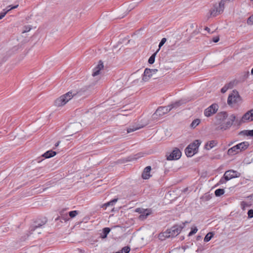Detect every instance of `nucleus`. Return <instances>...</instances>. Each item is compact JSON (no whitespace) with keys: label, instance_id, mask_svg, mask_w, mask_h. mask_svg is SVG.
<instances>
[{"label":"nucleus","instance_id":"obj_1","mask_svg":"<svg viewBox=\"0 0 253 253\" xmlns=\"http://www.w3.org/2000/svg\"><path fill=\"white\" fill-rule=\"evenodd\" d=\"M184 227V223L180 225H174L171 228L168 229L165 232L159 234V237L161 240H164L165 238L174 237L177 236Z\"/></svg>","mask_w":253,"mask_h":253},{"label":"nucleus","instance_id":"obj_2","mask_svg":"<svg viewBox=\"0 0 253 253\" xmlns=\"http://www.w3.org/2000/svg\"><path fill=\"white\" fill-rule=\"evenodd\" d=\"M181 104L180 101H177L167 106H161L158 108L153 116L162 117L169 112L172 109L177 108Z\"/></svg>","mask_w":253,"mask_h":253},{"label":"nucleus","instance_id":"obj_3","mask_svg":"<svg viewBox=\"0 0 253 253\" xmlns=\"http://www.w3.org/2000/svg\"><path fill=\"white\" fill-rule=\"evenodd\" d=\"M230 0H221L218 4L215 3L210 10V16L215 17L217 15L222 13L224 9V4L227 1Z\"/></svg>","mask_w":253,"mask_h":253},{"label":"nucleus","instance_id":"obj_4","mask_svg":"<svg viewBox=\"0 0 253 253\" xmlns=\"http://www.w3.org/2000/svg\"><path fill=\"white\" fill-rule=\"evenodd\" d=\"M249 146V143L247 141L242 142L229 149L227 151L228 155L233 156L240 152L247 149Z\"/></svg>","mask_w":253,"mask_h":253},{"label":"nucleus","instance_id":"obj_5","mask_svg":"<svg viewBox=\"0 0 253 253\" xmlns=\"http://www.w3.org/2000/svg\"><path fill=\"white\" fill-rule=\"evenodd\" d=\"M201 143L199 140H196L193 143L190 144L185 149V154L187 157H191L198 152L199 146Z\"/></svg>","mask_w":253,"mask_h":253},{"label":"nucleus","instance_id":"obj_6","mask_svg":"<svg viewBox=\"0 0 253 253\" xmlns=\"http://www.w3.org/2000/svg\"><path fill=\"white\" fill-rule=\"evenodd\" d=\"M240 175V173L237 171L233 170H227L225 171L223 176L220 179L219 183H225L227 181H228L233 178L239 177Z\"/></svg>","mask_w":253,"mask_h":253},{"label":"nucleus","instance_id":"obj_7","mask_svg":"<svg viewBox=\"0 0 253 253\" xmlns=\"http://www.w3.org/2000/svg\"><path fill=\"white\" fill-rule=\"evenodd\" d=\"M73 96L74 95L72 92L66 93L55 100V105L58 107L63 106L71 100Z\"/></svg>","mask_w":253,"mask_h":253},{"label":"nucleus","instance_id":"obj_8","mask_svg":"<svg viewBox=\"0 0 253 253\" xmlns=\"http://www.w3.org/2000/svg\"><path fill=\"white\" fill-rule=\"evenodd\" d=\"M228 117V115L226 112H221L218 113L216 116V121L215 125L217 126L216 129L220 130V126L224 124Z\"/></svg>","mask_w":253,"mask_h":253},{"label":"nucleus","instance_id":"obj_9","mask_svg":"<svg viewBox=\"0 0 253 253\" xmlns=\"http://www.w3.org/2000/svg\"><path fill=\"white\" fill-rule=\"evenodd\" d=\"M236 116L234 114H231L228 116L226 120L220 126V130H225L229 129L233 124V123L236 121ZM236 122H238L236 120Z\"/></svg>","mask_w":253,"mask_h":253},{"label":"nucleus","instance_id":"obj_10","mask_svg":"<svg viewBox=\"0 0 253 253\" xmlns=\"http://www.w3.org/2000/svg\"><path fill=\"white\" fill-rule=\"evenodd\" d=\"M242 102V99L237 91H233L231 94L229 95L227 103L229 105L240 104Z\"/></svg>","mask_w":253,"mask_h":253},{"label":"nucleus","instance_id":"obj_11","mask_svg":"<svg viewBox=\"0 0 253 253\" xmlns=\"http://www.w3.org/2000/svg\"><path fill=\"white\" fill-rule=\"evenodd\" d=\"M253 121V109H251L246 112L239 121V124H241Z\"/></svg>","mask_w":253,"mask_h":253},{"label":"nucleus","instance_id":"obj_12","mask_svg":"<svg viewBox=\"0 0 253 253\" xmlns=\"http://www.w3.org/2000/svg\"><path fill=\"white\" fill-rule=\"evenodd\" d=\"M181 156V152L177 148H175L169 155H167V160L169 161L178 160Z\"/></svg>","mask_w":253,"mask_h":253},{"label":"nucleus","instance_id":"obj_13","mask_svg":"<svg viewBox=\"0 0 253 253\" xmlns=\"http://www.w3.org/2000/svg\"><path fill=\"white\" fill-rule=\"evenodd\" d=\"M218 108V107L217 104H213L205 109L204 115L206 117H210L217 112Z\"/></svg>","mask_w":253,"mask_h":253},{"label":"nucleus","instance_id":"obj_14","mask_svg":"<svg viewBox=\"0 0 253 253\" xmlns=\"http://www.w3.org/2000/svg\"><path fill=\"white\" fill-rule=\"evenodd\" d=\"M151 169V166H147L143 169V179H148L152 176Z\"/></svg>","mask_w":253,"mask_h":253},{"label":"nucleus","instance_id":"obj_15","mask_svg":"<svg viewBox=\"0 0 253 253\" xmlns=\"http://www.w3.org/2000/svg\"><path fill=\"white\" fill-rule=\"evenodd\" d=\"M18 6V4L13 6L9 5L7 7V9H3L2 11L0 13V20L3 18L9 11L11 9H15Z\"/></svg>","mask_w":253,"mask_h":253},{"label":"nucleus","instance_id":"obj_16","mask_svg":"<svg viewBox=\"0 0 253 253\" xmlns=\"http://www.w3.org/2000/svg\"><path fill=\"white\" fill-rule=\"evenodd\" d=\"M217 143L215 140H211L208 142L205 145V149L210 150L217 145Z\"/></svg>","mask_w":253,"mask_h":253},{"label":"nucleus","instance_id":"obj_17","mask_svg":"<svg viewBox=\"0 0 253 253\" xmlns=\"http://www.w3.org/2000/svg\"><path fill=\"white\" fill-rule=\"evenodd\" d=\"M118 199L117 198L114 199L112 200H111L110 201L103 204L102 206V208H104V209H106L108 207L113 206L118 201Z\"/></svg>","mask_w":253,"mask_h":253},{"label":"nucleus","instance_id":"obj_18","mask_svg":"<svg viewBox=\"0 0 253 253\" xmlns=\"http://www.w3.org/2000/svg\"><path fill=\"white\" fill-rule=\"evenodd\" d=\"M234 85V82H230L229 83L226 84L221 89V92L223 93L226 92L227 90L229 88H232Z\"/></svg>","mask_w":253,"mask_h":253},{"label":"nucleus","instance_id":"obj_19","mask_svg":"<svg viewBox=\"0 0 253 253\" xmlns=\"http://www.w3.org/2000/svg\"><path fill=\"white\" fill-rule=\"evenodd\" d=\"M56 154V153L55 151L52 150H49L44 153L42 156L45 157V158H50L53 156H54Z\"/></svg>","mask_w":253,"mask_h":253},{"label":"nucleus","instance_id":"obj_20","mask_svg":"<svg viewBox=\"0 0 253 253\" xmlns=\"http://www.w3.org/2000/svg\"><path fill=\"white\" fill-rule=\"evenodd\" d=\"M110 231V229L108 227H105L103 228L102 233L100 235V237L103 239L106 238Z\"/></svg>","mask_w":253,"mask_h":253},{"label":"nucleus","instance_id":"obj_21","mask_svg":"<svg viewBox=\"0 0 253 253\" xmlns=\"http://www.w3.org/2000/svg\"><path fill=\"white\" fill-rule=\"evenodd\" d=\"M153 213V211L151 209H143V219L146 218L149 215Z\"/></svg>","mask_w":253,"mask_h":253},{"label":"nucleus","instance_id":"obj_22","mask_svg":"<svg viewBox=\"0 0 253 253\" xmlns=\"http://www.w3.org/2000/svg\"><path fill=\"white\" fill-rule=\"evenodd\" d=\"M152 77V74H151V72H148L147 74H146L145 72V70L143 72V81H147Z\"/></svg>","mask_w":253,"mask_h":253},{"label":"nucleus","instance_id":"obj_23","mask_svg":"<svg viewBox=\"0 0 253 253\" xmlns=\"http://www.w3.org/2000/svg\"><path fill=\"white\" fill-rule=\"evenodd\" d=\"M159 49H158L156 52L153 53L149 58L148 60V63L150 64H152L155 62V57L157 53L159 52Z\"/></svg>","mask_w":253,"mask_h":253},{"label":"nucleus","instance_id":"obj_24","mask_svg":"<svg viewBox=\"0 0 253 253\" xmlns=\"http://www.w3.org/2000/svg\"><path fill=\"white\" fill-rule=\"evenodd\" d=\"M200 120L197 119H195L190 125V126L192 128H195L200 123Z\"/></svg>","mask_w":253,"mask_h":253},{"label":"nucleus","instance_id":"obj_25","mask_svg":"<svg viewBox=\"0 0 253 253\" xmlns=\"http://www.w3.org/2000/svg\"><path fill=\"white\" fill-rule=\"evenodd\" d=\"M213 236V234L212 232L208 233L204 238V241L208 242L210 241Z\"/></svg>","mask_w":253,"mask_h":253},{"label":"nucleus","instance_id":"obj_26","mask_svg":"<svg viewBox=\"0 0 253 253\" xmlns=\"http://www.w3.org/2000/svg\"><path fill=\"white\" fill-rule=\"evenodd\" d=\"M103 67L104 65L103 62L101 61H99L97 66L95 67L94 69L100 71L103 69Z\"/></svg>","mask_w":253,"mask_h":253},{"label":"nucleus","instance_id":"obj_27","mask_svg":"<svg viewBox=\"0 0 253 253\" xmlns=\"http://www.w3.org/2000/svg\"><path fill=\"white\" fill-rule=\"evenodd\" d=\"M214 193L216 196L219 197L224 193V190L223 189H218L215 191Z\"/></svg>","mask_w":253,"mask_h":253},{"label":"nucleus","instance_id":"obj_28","mask_svg":"<svg viewBox=\"0 0 253 253\" xmlns=\"http://www.w3.org/2000/svg\"><path fill=\"white\" fill-rule=\"evenodd\" d=\"M141 128L140 126L139 127H134V126H131L127 129V133H130L132 132L135 130H136L138 129L139 128Z\"/></svg>","mask_w":253,"mask_h":253},{"label":"nucleus","instance_id":"obj_29","mask_svg":"<svg viewBox=\"0 0 253 253\" xmlns=\"http://www.w3.org/2000/svg\"><path fill=\"white\" fill-rule=\"evenodd\" d=\"M130 251V248L126 246L124 247L120 251L121 253H128Z\"/></svg>","mask_w":253,"mask_h":253},{"label":"nucleus","instance_id":"obj_30","mask_svg":"<svg viewBox=\"0 0 253 253\" xmlns=\"http://www.w3.org/2000/svg\"><path fill=\"white\" fill-rule=\"evenodd\" d=\"M157 71H158V70L156 69H148V68L145 69V72H146V74H147L148 72H151V74H152V75L153 74H156L157 72Z\"/></svg>","mask_w":253,"mask_h":253},{"label":"nucleus","instance_id":"obj_31","mask_svg":"<svg viewBox=\"0 0 253 253\" xmlns=\"http://www.w3.org/2000/svg\"><path fill=\"white\" fill-rule=\"evenodd\" d=\"M69 214L71 218H73L78 214V211H71L69 212Z\"/></svg>","mask_w":253,"mask_h":253},{"label":"nucleus","instance_id":"obj_32","mask_svg":"<svg viewBox=\"0 0 253 253\" xmlns=\"http://www.w3.org/2000/svg\"><path fill=\"white\" fill-rule=\"evenodd\" d=\"M247 24L248 25H253V15L250 16L247 20Z\"/></svg>","mask_w":253,"mask_h":253},{"label":"nucleus","instance_id":"obj_33","mask_svg":"<svg viewBox=\"0 0 253 253\" xmlns=\"http://www.w3.org/2000/svg\"><path fill=\"white\" fill-rule=\"evenodd\" d=\"M244 133L247 136H253V129L250 130H245Z\"/></svg>","mask_w":253,"mask_h":253},{"label":"nucleus","instance_id":"obj_34","mask_svg":"<svg viewBox=\"0 0 253 253\" xmlns=\"http://www.w3.org/2000/svg\"><path fill=\"white\" fill-rule=\"evenodd\" d=\"M167 41V39L165 38H164L162 39L161 41L159 43V49H160V48L165 44V43Z\"/></svg>","mask_w":253,"mask_h":253},{"label":"nucleus","instance_id":"obj_35","mask_svg":"<svg viewBox=\"0 0 253 253\" xmlns=\"http://www.w3.org/2000/svg\"><path fill=\"white\" fill-rule=\"evenodd\" d=\"M197 231L198 229L197 228V227H195L194 228L192 229L191 231L189 232L188 236H192V235L195 234L197 232Z\"/></svg>","mask_w":253,"mask_h":253},{"label":"nucleus","instance_id":"obj_36","mask_svg":"<svg viewBox=\"0 0 253 253\" xmlns=\"http://www.w3.org/2000/svg\"><path fill=\"white\" fill-rule=\"evenodd\" d=\"M43 224H44V223H43V224H38V225H35L34 227L32 228L31 231H35L36 229H37L38 228H40V227H42Z\"/></svg>","mask_w":253,"mask_h":253},{"label":"nucleus","instance_id":"obj_37","mask_svg":"<svg viewBox=\"0 0 253 253\" xmlns=\"http://www.w3.org/2000/svg\"><path fill=\"white\" fill-rule=\"evenodd\" d=\"M100 72L98 70H95V69H93V73H92V76L93 77H95L98 75L100 74Z\"/></svg>","mask_w":253,"mask_h":253},{"label":"nucleus","instance_id":"obj_38","mask_svg":"<svg viewBox=\"0 0 253 253\" xmlns=\"http://www.w3.org/2000/svg\"><path fill=\"white\" fill-rule=\"evenodd\" d=\"M248 217L251 218L253 217V210H250L248 212Z\"/></svg>","mask_w":253,"mask_h":253},{"label":"nucleus","instance_id":"obj_39","mask_svg":"<svg viewBox=\"0 0 253 253\" xmlns=\"http://www.w3.org/2000/svg\"><path fill=\"white\" fill-rule=\"evenodd\" d=\"M241 206L243 209H245L246 207H248V205L245 202H242L241 203Z\"/></svg>","mask_w":253,"mask_h":253},{"label":"nucleus","instance_id":"obj_40","mask_svg":"<svg viewBox=\"0 0 253 253\" xmlns=\"http://www.w3.org/2000/svg\"><path fill=\"white\" fill-rule=\"evenodd\" d=\"M219 38L218 37H214L212 39V41L214 42H217L219 41Z\"/></svg>","mask_w":253,"mask_h":253},{"label":"nucleus","instance_id":"obj_41","mask_svg":"<svg viewBox=\"0 0 253 253\" xmlns=\"http://www.w3.org/2000/svg\"><path fill=\"white\" fill-rule=\"evenodd\" d=\"M60 143V141H58L57 142H56L55 144V147H57L58 146V145H59V143Z\"/></svg>","mask_w":253,"mask_h":253},{"label":"nucleus","instance_id":"obj_42","mask_svg":"<svg viewBox=\"0 0 253 253\" xmlns=\"http://www.w3.org/2000/svg\"><path fill=\"white\" fill-rule=\"evenodd\" d=\"M205 30H206V31H207L208 32H210V29L209 28L207 27H206L205 28Z\"/></svg>","mask_w":253,"mask_h":253},{"label":"nucleus","instance_id":"obj_43","mask_svg":"<svg viewBox=\"0 0 253 253\" xmlns=\"http://www.w3.org/2000/svg\"><path fill=\"white\" fill-rule=\"evenodd\" d=\"M248 198H250L251 200H253V194H252V195H250V196H249Z\"/></svg>","mask_w":253,"mask_h":253},{"label":"nucleus","instance_id":"obj_44","mask_svg":"<svg viewBox=\"0 0 253 253\" xmlns=\"http://www.w3.org/2000/svg\"><path fill=\"white\" fill-rule=\"evenodd\" d=\"M30 29H30V28H29V29H28V30H25L24 31V32H28V31H29L30 30Z\"/></svg>","mask_w":253,"mask_h":253},{"label":"nucleus","instance_id":"obj_45","mask_svg":"<svg viewBox=\"0 0 253 253\" xmlns=\"http://www.w3.org/2000/svg\"><path fill=\"white\" fill-rule=\"evenodd\" d=\"M251 74H253V69L251 70Z\"/></svg>","mask_w":253,"mask_h":253},{"label":"nucleus","instance_id":"obj_46","mask_svg":"<svg viewBox=\"0 0 253 253\" xmlns=\"http://www.w3.org/2000/svg\"><path fill=\"white\" fill-rule=\"evenodd\" d=\"M121 253V252H116V253Z\"/></svg>","mask_w":253,"mask_h":253},{"label":"nucleus","instance_id":"obj_47","mask_svg":"<svg viewBox=\"0 0 253 253\" xmlns=\"http://www.w3.org/2000/svg\"><path fill=\"white\" fill-rule=\"evenodd\" d=\"M251 1H253V0H251Z\"/></svg>","mask_w":253,"mask_h":253}]
</instances>
